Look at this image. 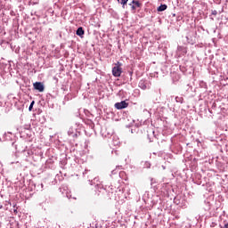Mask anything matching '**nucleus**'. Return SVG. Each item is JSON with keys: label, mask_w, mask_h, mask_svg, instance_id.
I'll return each mask as SVG.
<instances>
[{"label": "nucleus", "mask_w": 228, "mask_h": 228, "mask_svg": "<svg viewBox=\"0 0 228 228\" xmlns=\"http://www.w3.org/2000/svg\"><path fill=\"white\" fill-rule=\"evenodd\" d=\"M127 1L129 0H121L122 8H126V4H127Z\"/></svg>", "instance_id": "nucleus-7"}, {"label": "nucleus", "mask_w": 228, "mask_h": 228, "mask_svg": "<svg viewBox=\"0 0 228 228\" xmlns=\"http://www.w3.org/2000/svg\"><path fill=\"white\" fill-rule=\"evenodd\" d=\"M112 75L114 77H120L122 76V63L117 62L112 68Z\"/></svg>", "instance_id": "nucleus-1"}, {"label": "nucleus", "mask_w": 228, "mask_h": 228, "mask_svg": "<svg viewBox=\"0 0 228 228\" xmlns=\"http://www.w3.org/2000/svg\"><path fill=\"white\" fill-rule=\"evenodd\" d=\"M175 101H176V102H183V101H184V99H183V97L176 96Z\"/></svg>", "instance_id": "nucleus-8"}, {"label": "nucleus", "mask_w": 228, "mask_h": 228, "mask_svg": "<svg viewBox=\"0 0 228 228\" xmlns=\"http://www.w3.org/2000/svg\"><path fill=\"white\" fill-rule=\"evenodd\" d=\"M33 106H35V101H32V102L30 103L28 107V111H31L33 110Z\"/></svg>", "instance_id": "nucleus-9"}, {"label": "nucleus", "mask_w": 228, "mask_h": 228, "mask_svg": "<svg viewBox=\"0 0 228 228\" xmlns=\"http://www.w3.org/2000/svg\"><path fill=\"white\" fill-rule=\"evenodd\" d=\"M77 37H83L85 35V30H83V28L81 27L78 28L77 30Z\"/></svg>", "instance_id": "nucleus-5"}, {"label": "nucleus", "mask_w": 228, "mask_h": 228, "mask_svg": "<svg viewBox=\"0 0 228 228\" xmlns=\"http://www.w3.org/2000/svg\"><path fill=\"white\" fill-rule=\"evenodd\" d=\"M168 6L167 4H161L160 6L158 7L157 11L158 12H165Z\"/></svg>", "instance_id": "nucleus-4"}, {"label": "nucleus", "mask_w": 228, "mask_h": 228, "mask_svg": "<svg viewBox=\"0 0 228 228\" xmlns=\"http://www.w3.org/2000/svg\"><path fill=\"white\" fill-rule=\"evenodd\" d=\"M33 86L35 90H37L38 92H44L45 90L44 84H42V82H36L33 84Z\"/></svg>", "instance_id": "nucleus-3"}, {"label": "nucleus", "mask_w": 228, "mask_h": 228, "mask_svg": "<svg viewBox=\"0 0 228 228\" xmlns=\"http://www.w3.org/2000/svg\"><path fill=\"white\" fill-rule=\"evenodd\" d=\"M132 4H134L136 8H140L142 6V4H140L138 1H133Z\"/></svg>", "instance_id": "nucleus-6"}, {"label": "nucleus", "mask_w": 228, "mask_h": 228, "mask_svg": "<svg viewBox=\"0 0 228 228\" xmlns=\"http://www.w3.org/2000/svg\"><path fill=\"white\" fill-rule=\"evenodd\" d=\"M224 228H228V223L224 224Z\"/></svg>", "instance_id": "nucleus-11"}, {"label": "nucleus", "mask_w": 228, "mask_h": 228, "mask_svg": "<svg viewBox=\"0 0 228 228\" xmlns=\"http://www.w3.org/2000/svg\"><path fill=\"white\" fill-rule=\"evenodd\" d=\"M132 10H136V7L134 5H132Z\"/></svg>", "instance_id": "nucleus-10"}, {"label": "nucleus", "mask_w": 228, "mask_h": 228, "mask_svg": "<svg viewBox=\"0 0 228 228\" xmlns=\"http://www.w3.org/2000/svg\"><path fill=\"white\" fill-rule=\"evenodd\" d=\"M129 106V103L126 102V101H122L121 102L115 103V108L117 110H124Z\"/></svg>", "instance_id": "nucleus-2"}]
</instances>
